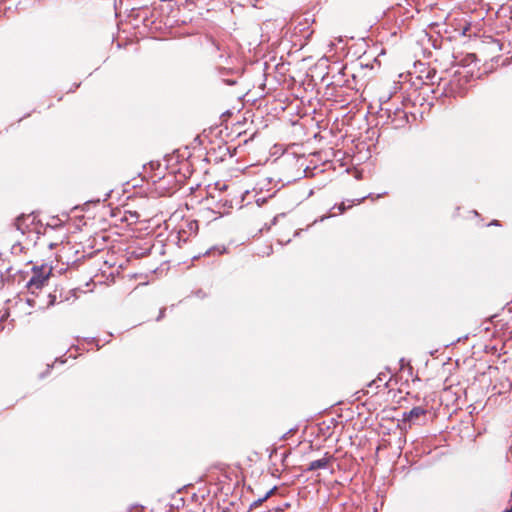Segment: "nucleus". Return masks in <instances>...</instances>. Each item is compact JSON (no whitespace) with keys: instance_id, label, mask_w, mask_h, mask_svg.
<instances>
[{"instance_id":"obj_8","label":"nucleus","mask_w":512,"mask_h":512,"mask_svg":"<svg viewBox=\"0 0 512 512\" xmlns=\"http://www.w3.org/2000/svg\"><path fill=\"white\" fill-rule=\"evenodd\" d=\"M461 80H462L461 78H455V79H453V80L450 82L451 87H453L454 85H456V86H460V84H461Z\"/></svg>"},{"instance_id":"obj_11","label":"nucleus","mask_w":512,"mask_h":512,"mask_svg":"<svg viewBox=\"0 0 512 512\" xmlns=\"http://www.w3.org/2000/svg\"><path fill=\"white\" fill-rule=\"evenodd\" d=\"M271 494H272V491H270L269 493H267V495L265 496V498H264V499H267Z\"/></svg>"},{"instance_id":"obj_9","label":"nucleus","mask_w":512,"mask_h":512,"mask_svg":"<svg viewBox=\"0 0 512 512\" xmlns=\"http://www.w3.org/2000/svg\"><path fill=\"white\" fill-rule=\"evenodd\" d=\"M50 297V301H49V305H53L56 301V295H49Z\"/></svg>"},{"instance_id":"obj_5","label":"nucleus","mask_w":512,"mask_h":512,"mask_svg":"<svg viewBox=\"0 0 512 512\" xmlns=\"http://www.w3.org/2000/svg\"><path fill=\"white\" fill-rule=\"evenodd\" d=\"M354 205L353 201H349V204L348 206L345 205L344 202H342L339 206H338V210H339V213L342 214L346 211V209L348 208H351L352 206Z\"/></svg>"},{"instance_id":"obj_3","label":"nucleus","mask_w":512,"mask_h":512,"mask_svg":"<svg viewBox=\"0 0 512 512\" xmlns=\"http://www.w3.org/2000/svg\"><path fill=\"white\" fill-rule=\"evenodd\" d=\"M426 413H427V411L424 408L417 406V407L412 408L409 412H405L403 414V420L409 421V422H414L417 419H419L421 416H425Z\"/></svg>"},{"instance_id":"obj_13","label":"nucleus","mask_w":512,"mask_h":512,"mask_svg":"<svg viewBox=\"0 0 512 512\" xmlns=\"http://www.w3.org/2000/svg\"><path fill=\"white\" fill-rule=\"evenodd\" d=\"M503 512H512V510L506 509V510H505V511H503Z\"/></svg>"},{"instance_id":"obj_2","label":"nucleus","mask_w":512,"mask_h":512,"mask_svg":"<svg viewBox=\"0 0 512 512\" xmlns=\"http://www.w3.org/2000/svg\"><path fill=\"white\" fill-rule=\"evenodd\" d=\"M334 460V457L330 455L329 453H325L324 456L321 459L314 460L309 463L307 471H315L318 469H326L329 467V465Z\"/></svg>"},{"instance_id":"obj_7","label":"nucleus","mask_w":512,"mask_h":512,"mask_svg":"<svg viewBox=\"0 0 512 512\" xmlns=\"http://www.w3.org/2000/svg\"><path fill=\"white\" fill-rule=\"evenodd\" d=\"M129 215H130V217H129V218H128L127 216H125V218H124V219H125L126 221L131 220V221H134V222H135V221L138 219V217H139V216H138V214H137L136 212H134V213L129 212Z\"/></svg>"},{"instance_id":"obj_1","label":"nucleus","mask_w":512,"mask_h":512,"mask_svg":"<svg viewBox=\"0 0 512 512\" xmlns=\"http://www.w3.org/2000/svg\"><path fill=\"white\" fill-rule=\"evenodd\" d=\"M32 277L26 284V288L32 294H36L41 290L48 282L51 274L52 267L46 264L32 267Z\"/></svg>"},{"instance_id":"obj_10","label":"nucleus","mask_w":512,"mask_h":512,"mask_svg":"<svg viewBox=\"0 0 512 512\" xmlns=\"http://www.w3.org/2000/svg\"><path fill=\"white\" fill-rule=\"evenodd\" d=\"M56 245H57V243H49V248H50V249H53V248H55V247H56Z\"/></svg>"},{"instance_id":"obj_4","label":"nucleus","mask_w":512,"mask_h":512,"mask_svg":"<svg viewBox=\"0 0 512 512\" xmlns=\"http://www.w3.org/2000/svg\"><path fill=\"white\" fill-rule=\"evenodd\" d=\"M451 94H452L454 97H460V98H463V97H465V96H466L467 91H466V89L461 88V87H459L457 90H454V89L452 88V90H451Z\"/></svg>"},{"instance_id":"obj_6","label":"nucleus","mask_w":512,"mask_h":512,"mask_svg":"<svg viewBox=\"0 0 512 512\" xmlns=\"http://www.w3.org/2000/svg\"><path fill=\"white\" fill-rule=\"evenodd\" d=\"M24 220H25V217L20 216L15 221V226L17 227L18 230H21L22 233H24V229L22 228V224H23Z\"/></svg>"},{"instance_id":"obj_12","label":"nucleus","mask_w":512,"mask_h":512,"mask_svg":"<svg viewBox=\"0 0 512 512\" xmlns=\"http://www.w3.org/2000/svg\"><path fill=\"white\" fill-rule=\"evenodd\" d=\"M363 200H365V197H362L361 199H359L358 203H361Z\"/></svg>"}]
</instances>
